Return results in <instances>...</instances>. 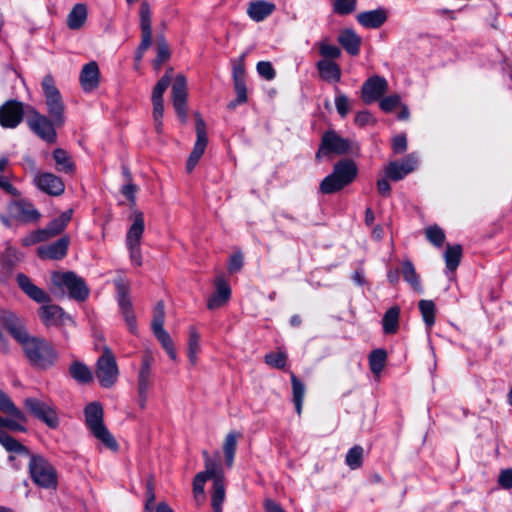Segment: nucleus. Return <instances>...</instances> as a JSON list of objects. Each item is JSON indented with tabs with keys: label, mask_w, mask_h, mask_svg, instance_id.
Masks as SVG:
<instances>
[{
	"label": "nucleus",
	"mask_w": 512,
	"mask_h": 512,
	"mask_svg": "<svg viewBox=\"0 0 512 512\" xmlns=\"http://www.w3.org/2000/svg\"><path fill=\"white\" fill-rule=\"evenodd\" d=\"M0 444L9 453L30 456L29 473L36 485L45 489L56 488L57 473L48 460L40 455H30L26 446L3 430H0Z\"/></svg>",
	"instance_id": "obj_1"
},
{
	"label": "nucleus",
	"mask_w": 512,
	"mask_h": 512,
	"mask_svg": "<svg viewBox=\"0 0 512 512\" xmlns=\"http://www.w3.org/2000/svg\"><path fill=\"white\" fill-rule=\"evenodd\" d=\"M30 363L39 368H48L57 359V353L46 340L27 335L19 342Z\"/></svg>",
	"instance_id": "obj_2"
},
{
	"label": "nucleus",
	"mask_w": 512,
	"mask_h": 512,
	"mask_svg": "<svg viewBox=\"0 0 512 512\" xmlns=\"http://www.w3.org/2000/svg\"><path fill=\"white\" fill-rule=\"evenodd\" d=\"M357 176V167L352 160H341L335 164L333 173L325 177L320 190L324 194H332L350 184Z\"/></svg>",
	"instance_id": "obj_3"
},
{
	"label": "nucleus",
	"mask_w": 512,
	"mask_h": 512,
	"mask_svg": "<svg viewBox=\"0 0 512 512\" xmlns=\"http://www.w3.org/2000/svg\"><path fill=\"white\" fill-rule=\"evenodd\" d=\"M47 113L57 127L65 123V104L62 95L55 85L52 75L47 74L41 82Z\"/></svg>",
	"instance_id": "obj_4"
},
{
	"label": "nucleus",
	"mask_w": 512,
	"mask_h": 512,
	"mask_svg": "<svg viewBox=\"0 0 512 512\" xmlns=\"http://www.w3.org/2000/svg\"><path fill=\"white\" fill-rule=\"evenodd\" d=\"M84 414L85 423L93 436L109 449L116 450L118 444L103 423V408L100 403L92 402L88 404L84 409Z\"/></svg>",
	"instance_id": "obj_5"
},
{
	"label": "nucleus",
	"mask_w": 512,
	"mask_h": 512,
	"mask_svg": "<svg viewBox=\"0 0 512 512\" xmlns=\"http://www.w3.org/2000/svg\"><path fill=\"white\" fill-rule=\"evenodd\" d=\"M95 374L104 388H111L118 380L119 369L116 358L108 346L103 347L102 355L96 362Z\"/></svg>",
	"instance_id": "obj_6"
},
{
	"label": "nucleus",
	"mask_w": 512,
	"mask_h": 512,
	"mask_svg": "<svg viewBox=\"0 0 512 512\" xmlns=\"http://www.w3.org/2000/svg\"><path fill=\"white\" fill-rule=\"evenodd\" d=\"M52 283L60 290H68L71 298L84 301L89 295V289L84 280L74 272H56L52 275Z\"/></svg>",
	"instance_id": "obj_7"
},
{
	"label": "nucleus",
	"mask_w": 512,
	"mask_h": 512,
	"mask_svg": "<svg viewBox=\"0 0 512 512\" xmlns=\"http://www.w3.org/2000/svg\"><path fill=\"white\" fill-rule=\"evenodd\" d=\"M173 70L169 68L155 85L152 92L153 121L158 134L163 133L164 101L163 95L172 81Z\"/></svg>",
	"instance_id": "obj_8"
},
{
	"label": "nucleus",
	"mask_w": 512,
	"mask_h": 512,
	"mask_svg": "<svg viewBox=\"0 0 512 512\" xmlns=\"http://www.w3.org/2000/svg\"><path fill=\"white\" fill-rule=\"evenodd\" d=\"M114 284L117 290V301L120 308V312L126 322L129 331L133 334H136L137 324L136 317L132 307V302L129 296V283L125 279L119 277L115 279Z\"/></svg>",
	"instance_id": "obj_9"
},
{
	"label": "nucleus",
	"mask_w": 512,
	"mask_h": 512,
	"mask_svg": "<svg viewBox=\"0 0 512 512\" xmlns=\"http://www.w3.org/2000/svg\"><path fill=\"white\" fill-rule=\"evenodd\" d=\"M29 128L42 140L47 143H54L57 139L55 130L56 124L52 118L40 114L37 110L31 109L27 118Z\"/></svg>",
	"instance_id": "obj_10"
},
{
	"label": "nucleus",
	"mask_w": 512,
	"mask_h": 512,
	"mask_svg": "<svg viewBox=\"0 0 512 512\" xmlns=\"http://www.w3.org/2000/svg\"><path fill=\"white\" fill-rule=\"evenodd\" d=\"M196 118V141L193 147L192 152L190 153L187 163H186V171L191 173L193 169L196 167L200 158L202 157L207 143V133H206V124L203 118L199 113H195Z\"/></svg>",
	"instance_id": "obj_11"
},
{
	"label": "nucleus",
	"mask_w": 512,
	"mask_h": 512,
	"mask_svg": "<svg viewBox=\"0 0 512 512\" xmlns=\"http://www.w3.org/2000/svg\"><path fill=\"white\" fill-rule=\"evenodd\" d=\"M24 405L34 417L43 421L50 428H56L58 426V416L54 408L48 403L36 398H27L24 401Z\"/></svg>",
	"instance_id": "obj_12"
},
{
	"label": "nucleus",
	"mask_w": 512,
	"mask_h": 512,
	"mask_svg": "<svg viewBox=\"0 0 512 512\" xmlns=\"http://www.w3.org/2000/svg\"><path fill=\"white\" fill-rule=\"evenodd\" d=\"M350 149V142L340 137L334 131L327 132L322 137L321 146L316 154V158L320 159L330 153L338 155L346 154Z\"/></svg>",
	"instance_id": "obj_13"
},
{
	"label": "nucleus",
	"mask_w": 512,
	"mask_h": 512,
	"mask_svg": "<svg viewBox=\"0 0 512 512\" xmlns=\"http://www.w3.org/2000/svg\"><path fill=\"white\" fill-rule=\"evenodd\" d=\"M23 104L17 100H8L0 106V125L3 128H16L23 120Z\"/></svg>",
	"instance_id": "obj_14"
},
{
	"label": "nucleus",
	"mask_w": 512,
	"mask_h": 512,
	"mask_svg": "<svg viewBox=\"0 0 512 512\" xmlns=\"http://www.w3.org/2000/svg\"><path fill=\"white\" fill-rule=\"evenodd\" d=\"M417 165L418 158L414 153H411L401 161L390 162L386 167V176L393 181H399L413 172Z\"/></svg>",
	"instance_id": "obj_15"
},
{
	"label": "nucleus",
	"mask_w": 512,
	"mask_h": 512,
	"mask_svg": "<svg viewBox=\"0 0 512 512\" xmlns=\"http://www.w3.org/2000/svg\"><path fill=\"white\" fill-rule=\"evenodd\" d=\"M33 182L42 192L52 196H59L65 190L62 179L52 173L37 172L34 175Z\"/></svg>",
	"instance_id": "obj_16"
},
{
	"label": "nucleus",
	"mask_w": 512,
	"mask_h": 512,
	"mask_svg": "<svg viewBox=\"0 0 512 512\" xmlns=\"http://www.w3.org/2000/svg\"><path fill=\"white\" fill-rule=\"evenodd\" d=\"M388 90V82L380 76H373L366 80L362 86V99L366 104H370L383 96Z\"/></svg>",
	"instance_id": "obj_17"
},
{
	"label": "nucleus",
	"mask_w": 512,
	"mask_h": 512,
	"mask_svg": "<svg viewBox=\"0 0 512 512\" xmlns=\"http://www.w3.org/2000/svg\"><path fill=\"white\" fill-rule=\"evenodd\" d=\"M9 214L22 222H36L40 213L30 202L19 199L12 201L8 206Z\"/></svg>",
	"instance_id": "obj_18"
},
{
	"label": "nucleus",
	"mask_w": 512,
	"mask_h": 512,
	"mask_svg": "<svg viewBox=\"0 0 512 512\" xmlns=\"http://www.w3.org/2000/svg\"><path fill=\"white\" fill-rule=\"evenodd\" d=\"M0 323L18 343L28 335L22 320L11 311H0Z\"/></svg>",
	"instance_id": "obj_19"
},
{
	"label": "nucleus",
	"mask_w": 512,
	"mask_h": 512,
	"mask_svg": "<svg viewBox=\"0 0 512 512\" xmlns=\"http://www.w3.org/2000/svg\"><path fill=\"white\" fill-rule=\"evenodd\" d=\"M69 243V237L63 236L49 245L40 246L37 250L38 256L41 259L60 260L66 256Z\"/></svg>",
	"instance_id": "obj_20"
},
{
	"label": "nucleus",
	"mask_w": 512,
	"mask_h": 512,
	"mask_svg": "<svg viewBox=\"0 0 512 512\" xmlns=\"http://www.w3.org/2000/svg\"><path fill=\"white\" fill-rule=\"evenodd\" d=\"M16 281L20 289L33 301L37 303L50 301L49 295L43 289L36 286L27 275L23 273L17 274Z\"/></svg>",
	"instance_id": "obj_21"
},
{
	"label": "nucleus",
	"mask_w": 512,
	"mask_h": 512,
	"mask_svg": "<svg viewBox=\"0 0 512 512\" xmlns=\"http://www.w3.org/2000/svg\"><path fill=\"white\" fill-rule=\"evenodd\" d=\"M216 291L212 294L207 302L210 310H215L225 305L231 296V289L225 279L221 276L215 279Z\"/></svg>",
	"instance_id": "obj_22"
},
{
	"label": "nucleus",
	"mask_w": 512,
	"mask_h": 512,
	"mask_svg": "<svg viewBox=\"0 0 512 512\" xmlns=\"http://www.w3.org/2000/svg\"><path fill=\"white\" fill-rule=\"evenodd\" d=\"M100 71L98 64L91 61L83 66L79 80L85 92H91L99 86Z\"/></svg>",
	"instance_id": "obj_23"
},
{
	"label": "nucleus",
	"mask_w": 512,
	"mask_h": 512,
	"mask_svg": "<svg viewBox=\"0 0 512 512\" xmlns=\"http://www.w3.org/2000/svg\"><path fill=\"white\" fill-rule=\"evenodd\" d=\"M38 315L46 327L61 325L67 318L63 309L53 304L42 305L38 310Z\"/></svg>",
	"instance_id": "obj_24"
},
{
	"label": "nucleus",
	"mask_w": 512,
	"mask_h": 512,
	"mask_svg": "<svg viewBox=\"0 0 512 512\" xmlns=\"http://www.w3.org/2000/svg\"><path fill=\"white\" fill-rule=\"evenodd\" d=\"M387 20V12L382 8L361 12L357 15V21L365 28L377 29Z\"/></svg>",
	"instance_id": "obj_25"
},
{
	"label": "nucleus",
	"mask_w": 512,
	"mask_h": 512,
	"mask_svg": "<svg viewBox=\"0 0 512 512\" xmlns=\"http://www.w3.org/2000/svg\"><path fill=\"white\" fill-rule=\"evenodd\" d=\"M134 220L126 234V245H141L145 223L144 214L141 211H134Z\"/></svg>",
	"instance_id": "obj_26"
},
{
	"label": "nucleus",
	"mask_w": 512,
	"mask_h": 512,
	"mask_svg": "<svg viewBox=\"0 0 512 512\" xmlns=\"http://www.w3.org/2000/svg\"><path fill=\"white\" fill-rule=\"evenodd\" d=\"M153 386V372H138L137 376V392L139 397V405L142 409L146 407L148 393Z\"/></svg>",
	"instance_id": "obj_27"
},
{
	"label": "nucleus",
	"mask_w": 512,
	"mask_h": 512,
	"mask_svg": "<svg viewBox=\"0 0 512 512\" xmlns=\"http://www.w3.org/2000/svg\"><path fill=\"white\" fill-rule=\"evenodd\" d=\"M224 475H216L213 480L211 505L214 512H222V503L225 499Z\"/></svg>",
	"instance_id": "obj_28"
},
{
	"label": "nucleus",
	"mask_w": 512,
	"mask_h": 512,
	"mask_svg": "<svg viewBox=\"0 0 512 512\" xmlns=\"http://www.w3.org/2000/svg\"><path fill=\"white\" fill-rule=\"evenodd\" d=\"M338 41L342 47L351 55H358L360 51L361 40L352 30H344L338 36Z\"/></svg>",
	"instance_id": "obj_29"
},
{
	"label": "nucleus",
	"mask_w": 512,
	"mask_h": 512,
	"mask_svg": "<svg viewBox=\"0 0 512 512\" xmlns=\"http://www.w3.org/2000/svg\"><path fill=\"white\" fill-rule=\"evenodd\" d=\"M320 77L329 82H338L341 78V70L338 64L329 60H320L317 63Z\"/></svg>",
	"instance_id": "obj_30"
},
{
	"label": "nucleus",
	"mask_w": 512,
	"mask_h": 512,
	"mask_svg": "<svg viewBox=\"0 0 512 512\" xmlns=\"http://www.w3.org/2000/svg\"><path fill=\"white\" fill-rule=\"evenodd\" d=\"M275 9V5L266 1H256L250 3L248 15L254 21H262L268 17Z\"/></svg>",
	"instance_id": "obj_31"
},
{
	"label": "nucleus",
	"mask_w": 512,
	"mask_h": 512,
	"mask_svg": "<svg viewBox=\"0 0 512 512\" xmlns=\"http://www.w3.org/2000/svg\"><path fill=\"white\" fill-rule=\"evenodd\" d=\"M87 8L84 4H76L67 16V25L72 30L80 29L86 22Z\"/></svg>",
	"instance_id": "obj_32"
},
{
	"label": "nucleus",
	"mask_w": 512,
	"mask_h": 512,
	"mask_svg": "<svg viewBox=\"0 0 512 512\" xmlns=\"http://www.w3.org/2000/svg\"><path fill=\"white\" fill-rule=\"evenodd\" d=\"M53 159L56 163V169L59 172L72 174L75 171V165L70 155L62 148L53 151Z\"/></svg>",
	"instance_id": "obj_33"
},
{
	"label": "nucleus",
	"mask_w": 512,
	"mask_h": 512,
	"mask_svg": "<svg viewBox=\"0 0 512 512\" xmlns=\"http://www.w3.org/2000/svg\"><path fill=\"white\" fill-rule=\"evenodd\" d=\"M400 308L398 306L388 309L382 319L383 331L385 334H394L399 328Z\"/></svg>",
	"instance_id": "obj_34"
},
{
	"label": "nucleus",
	"mask_w": 512,
	"mask_h": 512,
	"mask_svg": "<svg viewBox=\"0 0 512 512\" xmlns=\"http://www.w3.org/2000/svg\"><path fill=\"white\" fill-rule=\"evenodd\" d=\"M462 258V247L459 244L447 245L444 253L446 269L454 272L460 264Z\"/></svg>",
	"instance_id": "obj_35"
},
{
	"label": "nucleus",
	"mask_w": 512,
	"mask_h": 512,
	"mask_svg": "<svg viewBox=\"0 0 512 512\" xmlns=\"http://www.w3.org/2000/svg\"><path fill=\"white\" fill-rule=\"evenodd\" d=\"M0 411L22 422H27L25 414L15 406L12 399L2 390H0Z\"/></svg>",
	"instance_id": "obj_36"
},
{
	"label": "nucleus",
	"mask_w": 512,
	"mask_h": 512,
	"mask_svg": "<svg viewBox=\"0 0 512 512\" xmlns=\"http://www.w3.org/2000/svg\"><path fill=\"white\" fill-rule=\"evenodd\" d=\"M241 434L238 432H230L227 434L223 444V451L225 454L226 465L230 468L234 463V457L237 447L238 439Z\"/></svg>",
	"instance_id": "obj_37"
},
{
	"label": "nucleus",
	"mask_w": 512,
	"mask_h": 512,
	"mask_svg": "<svg viewBox=\"0 0 512 512\" xmlns=\"http://www.w3.org/2000/svg\"><path fill=\"white\" fill-rule=\"evenodd\" d=\"M401 273L405 281L409 283L415 291L422 292L419 276L413 263L410 260H405L402 262Z\"/></svg>",
	"instance_id": "obj_38"
},
{
	"label": "nucleus",
	"mask_w": 512,
	"mask_h": 512,
	"mask_svg": "<svg viewBox=\"0 0 512 512\" xmlns=\"http://www.w3.org/2000/svg\"><path fill=\"white\" fill-rule=\"evenodd\" d=\"M73 210L64 211L59 217L52 220L46 227L53 237L60 234L68 225L72 218Z\"/></svg>",
	"instance_id": "obj_39"
},
{
	"label": "nucleus",
	"mask_w": 512,
	"mask_h": 512,
	"mask_svg": "<svg viewBox=\"0 0 512 512\" xmlns=\"http://www.w3.org/2000/svg\"><path fill=\"white\" fill-rule=\"evenodd\" d=\"M70 374L79 383H89L93 379V374L89 367L78 361L71 364Z\"/></svg>",
	"instance_id": "obj_40"
},
{
	"label": "nucleus",
	"mask_w": 512,
	"mask_h": 512,
	"mask_svg": "<svg viewBox=\"0 0 512 512\" xmlns=\"http://www.w3.org/2000/svg\"><path fill=\"white\" fill-rule=\"evenodd\" d=\"M173 102L187 101V81L182 74H178L172 84Z\"/></svg>",
	"instance_id": "obj_41"
},
{
	"label": "nucleus",
	"mask_w": 512,
	"mask_h": 512,
	"mask_svg": "<svg viewBox=\"0 0 512 512\" xmlns=\"http://www.w3.org/2000/svg\"><path fill=\"white\" fill-rule=\"evenodd\" d=\"M293 402L298 415L302 413V404L305 394L304 384L294 375L291 376Z\"/></svg>",
	"instance_id": "obj_42"
},
{
	"label": "nucleus",
	"mask_w": 512,
	"mask_h": 512,
	"mask_svg": "<svg viewBox=\"0 0 512 512\" xmlns=\"http://www.w3.org/2000/svg\"><path fill=\"white\" fill-rule=\"evenodd\" d=\"M387 354L383 349L373 350L369 355V366L373 374L379 375L386 363Z\"/></svg>",
	"instance_id": "obj_43"
},
{
	"label": "nucleus",
	"mask_w": 512,
	"mask_h": 512,
	"mask_svg": "<svg viewBox=\"0 0 512 512\" xmlns=\"http://www.w3.org/2000/svg\"><path fill=\"white\" fill-rule=\"evenodd\" d=\"M419 310L424 323L428 328H431L435 323V304L431 300H421L419 302Z\"/></svg>",
	"instance_id": "obj_44"
},
{
	"label": "nucleus",
	"mask_w": 512,
	"mask_h": 512,
	"mask_svg": "<svg viewBox=\"0 0 512 512\" xmlns=\"http://www.w3.org/2000/svg\"><path fill=\"white\" fill-rule=\"evenodd\" d=\"M363 453H364V450L361 446L356 445V446L352 447L346 455V459H345L346 464L352 470L360 468L363 463Z\"/></svg>",
	"instance_id": "obj_45"
},
{
	"label": "nucleus",
	"mask_w": 512,
	"mask_h": 512,
	"mask_svg": "<svg viewBox=\"0 0 512 512\" xmlns=\"http://www.w3.org/2000/svg\"><path fill=\"white\" fill-rule=\"evenodd\" d=\"M216 475H210L207 472H199L195 475L193 480V493L195 497L203 496L204 486L207 480L215 478Z\"/></svg>",
	"instance_id": "obj_46"
},
{
	"label": "nucleus",
	"mask_w": 512,
	"mask_h": 512,
	"mask_svg": "<svg viewBox=\"0 0 512 512\" xmlns=\"http://www.w3.org/2000/svg\"><path fill=\"white\" fill-rule=\"evenodd\" d=\"M357 0H334L333 11L339 15H347L355 11Z\"/></svg>",
	"instance_id": "obj_47"
},
{
	"label": "nucleus",
	"mask_w": 512,
	"mask_h": 512,
	"mask_svg": "<svg viewBox=\"0 0 512 512\" xmlns=\"http://www.w3.org/2000/svg\"><path fill=\"white\" fill-rule=\"evenodd\" d=\"M140 27L142 32H152L151 9L147 2L140 5Z\"/></svg>",
	"instance_id": "obj_48"
},
{
	"label": "nucleus",
	"mask_w": 512,
	"mask_h": 512,
	"mask_svg": "<svg viewBox=\"0 0 512 512\" xmlns=\"http://www.w3.org/2000/svg\"><path fill=\"white\" fill-rule=\"evenodd\" d=\"M234 89L236 92V98L228 104V107L231 109L247 101V88L245 81L234 82Z\"/></svg>",
	"instance_id": "obj_49"
},
{
	"label": "nucleus",
	"mask_w": 512,
	"mask_h": 512,
	"mask_svg": "<svg viewBox=\"0 0 512 512\" xmlns=\"http://www.w3.org/2000/svg\"><path fill=\"white\" fill-rule=\"evenodd\" d=\"M426 237L429 242H431L433 245L440 247L443 245L445 240V234L444 231L438 227V226H431L426 229Z\"/></svg>",
	"instance_id": "obj_50"
},
{
	"label": "nucleus",
	"mask_w": 512,
	"mask_h": 512,
	"mask_svg": "<svg viewBox=\"0 0 512 512\" xmlns=\"http://www.w3.org/2000/svg\"><path fill=\"white\" fill-rule=\"evenodd\" d=\"M170 58V51L165 40H160L157 47V56L154 60V68L160 69L161 65Z\"/></svg>",
	"instance_id": "obj_51"
},
{
	"label": "nucleus",
	"mask_w": 512,
	"mask_h": 512,
	"mask_svg": "<svg viewBox=\"0 0 512 512\" xmlns=\"http://www.w3.org/2000/svg\"><path fill=\"white\" fill-rule=\"evenodd\" d=\"M164 320H165V311H164V304L162 301H159L153 311V318L151 327L152 330L161 329L164 328Z\"/></svg>",
	"instance_id": "obj_52"
},
{
	"label": "nucleus",
	"mask_w": 512,
	"mask_h": 512,
	"mask_svg": "<svg viewBox=\"0 0 512 512\" xmlns=\"http://www.w3.org/2000/svg\"><path fill=\"white\" fill-rule=\"evenodd\" d=\"M287 361V355L284 352L269 353L265 355L266 364L271 367L281 369L285 367Z\"/></svg>",
	"instance_id": "obj_53"
},
{
	"label": "nucleus",
	"mask_w": 512,
	"mask_h": 512,
	"mask_svg": "<svg viewBox=\"0 0 512 512\" xmlns=\"http://www.w3.org/2000/svg\"><path fill=\"white\" fill-rule=\"evenodd\" d=\"M319 52L325 58L335 59L340 57L341 50L335 46L327 43L326 41H322L319 44Z\"/></svg>",
	"instance_id": "obj_54"
},
{
	"label": "nucleus",
	"mask_w": 512,
	"mask_h": 512,
	"mask_svg": "<svg viewBox=\"0 0 512 512\" xmlns=\"http://www.w3.org/2000/svg\"><path fill=\"white\" fill-rule=\"evenodd\" d=\"M258 74L266 80H273L276 76V72L272 64L268 61H260L256 66Z\"/></svg>",
	"instance_id": "obj_55"
},
{
	"label": "nucleus",
	"mask_w": 512,
	"mask_h": 512,
	"mask_svg": "<svg viewBox=\"0 0 512 512\" xmlns=\"http://www.w3.org/2000/svg\"><path fill=\"white\" fill-rule=\"evenodd\" d=\"M401 103V98L397 94L384 97L379 105L384 112H391Z\"/></svg>",
	"instance_id": "obj_56"
},
{
	"label": "nucleus",
	"mask_w": 512,
	"mask_h": 512,
	"mask_svg": "<svg viewBox=\"0 0 512 512\" xmlns=\"http://www.w3.org/2000/svg\"><path fill=\"white\" fill-rule=\"evenodd\" d=\"M336 91H337V96L335 98V106H336L337 112L339 113V115L341 117H345L350 110L349 99L346 95L339 93L338 89H336Z\"/></svg>",
	"instance_id": "obj_57"
},
{
	"label": "nucleus",
	"mask_w": 512,
	"mask_h": 512,
	"mask_svg": "<svg viewBox=\"0 0 512 512\" xmlns=\"http://www.w3.org/2000/svg\"><path fill=\"white\" fill-rule=\"evenodd\" d=\"M203 457H204V463H205V471L207 473H210V475H220L223 473L222 469L219 467V465L211 459L209 453L205 450L203 451Z\"/></svg>",
	"instance_id": "obj_58"
},
{
	"label": "nucleus",
	"mask_w": 512,
	"mask_h": 512,
	"mask_svg": "<svg viewBox=\"0 0 512 512\" xmlns=\"http://www.w3.org/2000/svg\"><path fill=\"white\" fill-rule=\"evenodd\" d=\"M203 457H204V463H205V471L207 473H210V475H220L223 473L222 469L219 467V465L211 459L209 453L205 450L203 451Z\"/></svg>",
	"instance_id": "obj_59"
},
{
	"label": "nucleus",
	"mask_w": 512,
	"mask_h": 512,
	"mask_svg": "<svg viewBox=\"0 0 512 512\" xmlns=\"http://www.w3.org/2000/svg\"><path fill=\"white\" fill-rule=\"evenodd\" d=\"M244 59L245 54L241 55L237 63L233 64L232 76L234 82L245 81Z\"/></svg>",
	"instance_id": "obj_60"
},
{
	"label": "nucleus",
	"mask_w": 512,
	"mask_h": 512,
	"mask_svg": "<svg viewBox=\"0 0 512 512\" xmlns=\"http://www.w3.org/2000/svg\"><path fill=\"white\" fill-rule=\"evenodd\" d=\"M154 356L150 350H146L142 355V361L139 371L153 372Z\"/></svg>",
	"instance_id": "obj_61"
},
{
	"label": "nucleus",
	"mask_w": 512,
	"mask_h": 512,
	"mask_svg": "<svg viewBox=\"0 0 512 512\" xmlns=\"http://www.w3.org/2000/svg\"><path fill=\"white\" fill-rule=\"evenodd\" d=\"M129 250L131 263L135 266L142 265L141 245H126Z\"/></svg>",
	"instance_id": "obj_62"
},
{
	"label": "nucleus",
	"mask_w": 512,
	"mask_h": 512,
	"mask_svg": "<svg viewBox=\"0 0 512 512\" xmlns=\"http://www.w3.org/2000/svg\"><path fill=\"white\" fill-rule=\"evenodd\" d=\"M392 149L396 154H401L406 151L407 139L404 134L397 135L393 138Z\"/></svg>",
	"instance_id": "obj_63"
},
{
	"label": "nucleus",
	"mask_w": 512,
	"mask_h": 512,
	"mask_svg": "<svg viewBox=\"0 0 512 512\" xmlns=\"http://www.w3.org/2000/svg\"><path fill=\"white\" fill-rule=\"evenodd\" d=\"M498 483L502 488H512V469L502 470L499 474Z\"/></svg>",
	"instance_id": "obj_64"
}]
</instances>
